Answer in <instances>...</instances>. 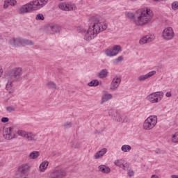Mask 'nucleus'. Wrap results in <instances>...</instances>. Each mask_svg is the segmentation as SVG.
Segmentation results:
<instances>
[{
    "instance_id": "f3484780",
    "label": "nucleus",
    "mask_w": 178,
    "mask_h": 178,
    "mask_svg": "<svg viewBox=\"0 0 178 178\" xmlns=\"http://www.w3.org/2000/svg\"><path fill=\"white\" fill-rule=\"evenodd\" d=\"M3 137L6 138V140H12V138H15V132H13V128H6L3 134Z\"/></svg>"
},
{
    "instance_id": "ddd939ff",
    "label": "nucleus",
    "mask_w": 178,
    "mask_h": 178,
    "mask_svg": "<svg viewBox=\"0 0 178 178\" xmlns=\"http://www.w3.org/2000/svg\"><path fill=\"white\" fill-rule=\"evenodd\" d=\"M113 163L115 166L123 169V170H129V163L124 159H117L114 161Z\"/></svg>"
},
{
    "instance_id": "a878e982",
    "label": "nucleus",
    "mask_w": 178,
    "mask_h": 178,
    "mask_svg": "<svg viewBox=\"0 0 178 178\" xmlns=\"http://www.w3.org/2000/svg\"><path fill=\"white\" fill-rule=\"evenodd\" d=\"M47 88H49L50 90H56V84L55 82L49 81L46 84Z\"/></svg>"
},
{
    "instance_id": "7ed1b4c3",
    "label": "nucleus",
    "mask_w": 178,
    "mask_h": 178,
    "mask_svg": "<svg viewBox=\"0 0 178 178\" xmlns=\"http://www.w3.org/2000/svg\"><path fill=\"white\" fill-rule=\"evenodd\" d=\"M22 74L23 69L20 67L13 68L8 70L6 74V79L7 80L6 88L10 94L15 92L13 83H15V81H20Z\"/></svg>"
},
{
    "instance_id": "9d476101",
    "label": "nucleus",
    "mask_w": 178,
    "mask_h": 178,
    "mask_svg": "<svg viewBox=\"0 0 178 178\" xmlns=\"http://www.w3.org/2000/svg\"><path fill=\"white\" fill-rule=\"evenodd\" d=\"M32 10H34V6L33 4V1L28 3L26 4L23 5L19 10V15H24V13H30Z\"/></svg>"
},
{
    "instance_id": "864d4df0",
    "label": "nucleus",
    "mask_w": 178,
    "mask_h": 178,
    "mask_svg": "<svg viewBox=\"0 0 178 178\" xmlns=\"http://www.w3.org/2000/svg\"><path fill=\"white\" fill-rule=\"evenodd\" d=\"M155 152L156 154H161V150H159V149L155 150Z\"/></svg>"
},
{
    "instance_id": "f257e3e1",
    "label": "nucleus",
    "mask_w": 178,
    "mask_h": 178,
    "mask_svg": "<svg viewBox=\"0 0 178 178\" xmlns=\"http://www.w3.org/2000/svg\"><path fill=\"white\" fill-rule=\"evenodd\" d=\"M126 17L133 20L136 26H145L148 24L154 17V13L149 8H140L136 11V14L130 12L125 13Z\"/></svg>"
},
{
    "instance_id": "39448f33",
    "label": "nucleus",
    "mask_w": 178,
    "mask_h": 178,
    "mask_svg": "<svg viewBox=\"0 0 178 178\" xmlns=\"http://www.w3.org/2000/svg\"><path fill=\"white\" fill-rule=\"evenodd\" d=\"M158 123V117L156 115H150L143 123L144 130H152Z\"/></svg>"
},
{
    "instance_id": "f03ea898",
    "label": "nucleus",
    "mask_w": 178,
    "mask_h": 178,
    "mask_svg": "<svg viewBox=\"0 0 178 178\" xmlns=\"http://www.w3.org/2000/svg\"><path fill=\"white\" fill-rule=\"evenodd\" d=\"M106 29H108L106 22L100 20L97 17H92L89 19V29L84 36V40L86 41L92 40L95 35L99 34L101 31H104Z\"/></svg>"
},
{
    "instance_id": "09e8293b",
    "label": "nucleus",
    "mask_w": 178,
    "mask_h": 178,
    "mask_svg": "<svg viewBox=\"0 0 178 178\" xmlns=\"http://www.w3.org/2000/svg\"><path fill=\"white\" fill-rule=\"evenodd\" d=\"M165 97H167L168 98H169V97H172V93H170V92H167L165 93Z\"/></svg>"
},
{
    "instance_id": "7c9ffc66",
    "label": "nucleus",
    "mask_w": 178,
    "mask_h": 178,
    "mask_svg": "<svg viewBox=\"0 0 178 178\" xmlns=\"http://www.w3.org/2000/svg\"><path fill=\"white\" fill-rule=\"evenodd\" d=\"M27 134L28 132H26V131H23V130H19L17 131L18 136H20L21 137H24L25 138L27 136Z\"/></svg>"
},
{
    "instance_id": "8fccbe9b",
    "label": "nucleus",
    "mask_w": 178,
    "mask_h": 178,
    "mask_svg": "<svg viewBox=\"0 0 178 178\" xmlns=\"http://www.w3.org/2000/svg\"><path fill=\"white\" fill-rule=\"evenodd\" d=\"M171 178H178V175H171Z\"/></svg>"
},
{
    "instance_id": "dca6fc26",
    "label": "nucleus",
    "mask_w": 178,
    "mask_h": 178,
    "mask_svg": "<svg viewBox=\"0 0 178 178\" xmlns=\"http://www.w3.org/2000/svg\"><path fill=\"white\" fill-rule=\"evenodd\" d=\"M155 40V36L153 35H147L142 37L139 40L140 45H144V44H148V42H152Z\"/></svg>"
},
{
    "instance_id": "e433bc0d",
    "label": "nucleus",
    "mask_w": 178,
    "mask_h": 178,
    "mask_svg": "<svg viewBox=\"0 0 178 178\" xmlns=\"http://www.w3.org/2000/svg\"><path fill=\"white\" fill-rule=\"evenodd\" d=\"M64 129H70L72 127V122H66L63 124Z\"/></svg>"
},
{
    "instance_id": "5fc2aeb1",
    "label": "nucleus",
    "mask_w": 178,
    "mask_h": 178,
    "mask_svg": "<svg viewBox=\"0 0 178 178\" xmlns=\"http://www.w3.org/2000/svg\"><path fill=\"white\" fill-rule=\"evenodd\" d=\"M0 166H3V163L0 162Z\"/></svg>"
},
{
    "instance_id": "ea45409f",
    "label": "nucleus",
    "mask_w": 178,
    "mask_h": 178,
    "mask_svg": "<svg viewBox=\"0 0 178 178\" xmlns=\"http://www.w3.org/2000/svg\"><path fill=\"white\" fill-rule=\"evenodd\" d=\"M99 158H102V154L99 153V151H98L95 154V159H99Z\"/></svg>"
},
{
    "instance_id": "c9c22d12",
    "label": "nucleus",
    "mask_w": 178,
    "mask_h": 178,
    "mask_svg": "<svg viewBox=\"0 0 178 178\" xmlns=\"http://www.w3.org/2000/svg\"><path fill=\"white\" fill-rule=\"evenodd\" d=\"M10 6H15L17 1L16 0H7Z\"/></svg>"
},
{
    "instance_id": "a18cd8bd",
    "label": "nucleus",
    "mask_w": 178,
    "mask_h": 178,
    "mask_svg": "<svg viewBox=\"0 0 178 178\" xmlns=\"http://www.w3.org/2000/svg\"><path fill=\"white\" fill-rule=\"evenodd\" d=\"M134 175V171H133V170H129V172H128V176H129V177H133Z\"/></svg>"
},
{
    "instance_id": "cd10ccee",
    "label": "nucleus",
    "mask_w": 178,
    "mask_h": 178,
    "mask_svg": "<svg viewBox=\"0 0 178 178\" xmlns=\"http://www.w3.org/2000/svg\"><path fill=\"white\" fill-rule=\"evenodd\" d=\"M99 84V81L97 79L92 80L90 82L88 83L89 87H97Z\"/></svg>"
},
{
    "instance_id": "c03bdc74",
    "label": "nucleus",
    "mask_w": 178,
    "mask_h": 178,
    "mask_svg": "<svg viewBox=\"0 0 178 178\" xmlns=\"http://www.w3.org/2000/svg\"><path fill=\"white\" fill-rule=\"evenodd\" d=\"M129 122V118L127 117H122V121L121 123H126Z\"/></svg>"
},
{
    "instance_id": "bb28decb",
    "label": "nucleus",
    "mask_w": 178,
    "mask_h": 178,
    "mask_svg": "<svg viewBox=\"0 0 178 178\" xmlns=\"http://www.w3.org/2000/svg\"><path fill=\"white\" fill-rule=\"evenodd\" d=\"M121 151L123 152H129V151H131V146L129 145H124L121 147Z\"/></svg>"
},
{
    "instance_id": "49530a36",
    "label": "nucleus",
    "mask_w": 178,
    "mask_h": 178,
    "mask_svg": "<svg viewBox=\"0 0 178 178\" xmlns=\"http://www.w3.org/2000/svg\"><path fill=\"white\" fill-rule=\"evenodd\" d=\"M2 74H3V70L2 67H0V79L2 77Z\"/></svg>"
},
{
    "instance_id": "2eb2a0df",
    "label": "nucleus",
    "mask_w": 178,
    "mask_h": 178,
    "mask_svg": "<svg viewBox=\"0 0 178 178\" xmlns=\"http://www.w3.org/2000/svg\"><path fill=\"white\" fill-rule=\"evenodd\" d=\"M34 10H38L41 8H44L46 3H48V0H34L32 1Z\"/></svg>"
},
{
    "instance_id": "4d7b16f0",
    "label": "nucleus",
    "mask_w": 178,
    "mask_h": 178,
    "mask_svg": "<svg viewBox=\"0 0 178 178\" xmlns=\"http://www.w3.org/2000/svg\"><path fill=\"white\" fill-rule=\"evenodd\" d=\"M59 1H63V0H59Z\"/></svg>"
},
{
    "instance_id": "4c0bfd02",
    "label": "nucleus",
    "mask_w": 178,
    "mask_h": 178,
    "mask_svg": "<svg viewBox=\"0 0 178 178\" xmlns=\"http://www.w3.org/2000/svg\"><path fill=\"white\" fill-rule=\"evenodd\" d=\"M99 154H102V156H104L106 152H108V149L102 148L100 151H99Z\"/></svg>"
},
{
    "instance_id": "6e6552de",
    "label": "nucleus",
    "mask_w": 178,
    "mask_h": 178,
    "mask_svg": "<svg viewBox=\"0 0 178 178\" xmlns=\"http://www.w3.org/2000/svg\"><path fill=\"white\" fill-rule=\"evenodd\" d=\"M162 37L165 41H170L175 38V31L172 27L165 28L162 33Z\"/></svg>"
},
{
    "instance_id": "72a5a7b5",
    "label": "nucleus",
    "mask_w": 178,
    "mask_h": 178,
    "mask_svg": "<svg viewBox=\"0 0 178 178\" xmlns=\"http://www.w3.org/2000/svg\"><path fill=\"white\" fill-rule=\"evenodd\" d=\"M172 143H178V132H176L172 136Z\"/></svg>"
},
{
    "instance_id": "a211bd4d",
    "label": "nucleus",
    "mask_w": 178,
    "mask_h": 178,
    "mask_svg": "<svg viewBox=\"0 0 178 178\" xmlns=\"http://www.w3.org/2000/svg\"><path fill=\"white\" fill-rule=\"evenodd\" d=\"M154 74H156V71H151L145 75H140L138 77V81H145L147 79L152 77Z\"/></svg>"
},
{
    "instance_id": "aec40b11",
    "label": "nucleus",
    "mask_w": 178,
    "mask_h": 178,
    "mask_svg": "<svg viewBox=\"0 0 178 178\" xmlns=\"http://www.w3.org/2000/svg\"><path fill=\"white\" fill-rule=\"evenodd\" d=\"M99 171L104 175H108L111 173V168L106 165H100L98 166Z\"/></svg>"
},
{
    "instance_id": "f704fd0d",
    "label": "nucleus",
    "mask_w": 178,
    "mask_h": 178,
    "mask_svg": "<svg viewBox=\"0 0 178 178\" xmlns=\"http://www.w3.org/2000/svg\"><path fill=\"white\" fill-rule=\"evenodd\" d=\"M45 17H44V15L40 13L38 14L35 17V20H44Z\"/></svg>"
},
{
    "instance_id": "412c9836",
    "label": "nucleus",
    "mask_w": 178,
    "mask_h": 178,
    "mask_svg": "<svg viewBox=\"0 0 178 178\" xmlns=\"http://www.w3.org/2000/svg\"><path fill=\"white\" fill-rule=\"evenodd\" d=\"M49 164V163H48L47 161L42 162L39 166L40 171L45 172V170H47V168H48Z\"/></svg>"
},
{
    "instance_id": "393cba45",
    "label": "nucleus",
    "mask_w": 178,
    "mask_h": 178,
    "mask_svg": "<svg viewBox=\"0 0 178 178\" xmlns=\"http://www.w3.org/2000/svg\"><path fill=\"white\" fill-rule=\"evenodd\" d=\"M26 138H27V140H29V141H35V134L28 132V134H26Z\"/></svg>"
},
{
    "instance_id": "20e7f679",
    "label": "nucleus",
    "mask_w": 178,
    "mask_h": 178,
    "mask_svg": "<svg viewBox=\"0 0 178 178\" xmlns=\"http://www.w3.org/2000/svg\"><path fill=\"white\" fill-rule=\"evenodd\" d=\"M8 44L15 48L24 47V45H33V41L23 39L22 38H14L8 41Z\"/></svg>"
},
{
    "instance_id": "5701e85b",
    "label": "nucleus",
    "mask_w": 178,
    "mask_h": 178,
    "mask_svg": "<svg viewBox=\"0 0 178 178\" xmlns=\"http://www.w3.org/2000/svg\"><path fill=\"white\" fill-rule=\"evenodd\" d=\"M108 70L103 69L99 73V79H105L108 76Z\"/></svg>"
},
{
    "instance_id": "c756f323",
    "label": "nucleus",
    "mask_w": 178,
    "mask_h": 178,
    "mask_svg": "<svg viewBox=\"0 0 178 178\" xmlns=\"http://www.w3.org/2000/svg\"><path fill=\"white\" fill-rule=\"evenodd\" d=\"M76 31H78V33H81V34H85V35H87V30L81 26H78L76 28Z\"/></svg>"
},
{
    "instance_id": "1a4fd4ad",
    "label": "nucleus",
    "mask_w": 178,
    "mask_h": 178,
    "mask_svg": "<svg viewBox=\"0 0 178 178\" xmlns=\"http://www.w3.org/2000/svg\"><path fill=\"white\" fill-rule=\"evenodd\" d=\"M122 51V47L119 44H115L113 47L110 49H107L105 51V54L107 56H110L112 58V56H116V55H119V52Z\"/></svg>"
},
{
    "instance_id": "9b49d317",
    "label": "nucleus",
    "mask_w": 178,
    "mask_h": 178,
    "mask_svg": "<svg viewBox=\"0 0 178 178\" xmlns=\"http://www.w3.org/2000/svg\"><path fill=\"white\" fill-rule=\"evenodd\" d=\"M120 83H122V78L120 76H115L111 81L110 90H111V91H116L117 88H119Z\"/></svg>"
},
{
    "instance_id": "473e14b6",
    "label": "nucleus",
    "mask_w": 178,
    "mask_h": 178,
    "mask_svg": "<svg viewBox=\"0 0 178 178\" xmlns=\"http://www.w3.org/2000/svg\"><path fill=\"white\" fill-rule=\"evenodd\" d=\"M171 8H172V10H177V9H178V1H174L171 4Z\"/></svg>"
},
{
    "instance_id": "3c124183",
    "label": "nucleus",
    "mask_w": 178,
    "mask_h": 178,
    "mask_svg": "<svg viewBox=\"0 0 178 178\" xmlns=\"http://www.w3.org/2000/svg\"><path fill=\"white\" fill-rule=\"evenodd\" d=\"M151 178H159V177L156 175H153Z\"/></svg>"
},
{
    "instance_id": "4468645a",
    "label": "nucleus",
    "mask_w": 178,
    "mask_h": 178,
    "mask_svg": "<svg viewBox=\"0 0 178 178\" xmlns=\"http://www.w3.org/2000/svg\"><path fill=\"white\" fill-rule=\"evenodd\" d=\"M65 176H66L65 170L56 169L51 173L50 178H65Z\"/></svg>"
},
{
    "instance_id": "2f4dec72",
    "label": "nucleus",
    "mask_w": 178,
    "mask_h": 178,
    "mask_svg": "<svg viewBox=\"0 0 178 178\" xmlns=\"http://www.w3.org/2000/svg\"><path fill=\"white\" fill-rule=\"evenodd\" d=\"M6 110L7 112H9V113L15 112V111H16V108L13 106H9L6 108Z\"/></svg>"
},
{
    "instance_id": "6ab92c4d",
    "label": "nucleus",
    "mask_w": 178,
    "mask_h": 178,
    "mask_svg": "<svg viewBox=\"0 0 178 178\" xmlns=\"http://www.w3.org/2000/svg\"><path fill=\"white\" fill-rule=\"evenodd\" d=\"M48 30H51V34H55V33H59L62 28L59 26L58 24H50L47 26Z\"/></svg>"
},
{
    "instance_id": "de8ad7c7",
    "label": "nucleus",
    "mask_w": 178,
    "mask_h": 178,
    "mask_svg": "<svg viewBox=\"0 0 178 178\" xmlns=\"http://www.w3.org/2000/svg\"><path fill=\"white\" fill-rule=\"evenodd\" d=\"M113 113H115V111L110 110L108 111L109 116H112V118H113V115H112Z\"/></svg>"
},
{
    "instance_id": "a19ab883",
    "label": "nucleus",
    "mask_w": 178,
    "mask_h": 178,
    "mask_svg": "<svg viewBox=\"0 0 178 178\" xmlns=\"http://www.w3.org/2000/svg\"><path fill=\"white\" fill-rule=\"evenodd\" d=\"M9 6H10L9 1H8V0H6L4 1V4L3 6V9H8V8H9Z\"/></svg>"
},
{
    "instance_id": "b1692460",
    "label": "nucleus",
    "mask_w": 178,
    "mask_h": 178,
    "mask_svg": "<svg viewBox=\"0 0 178 178\" xmlns=\"http://www.w3.org/2000/svg\"><path fill=\"white\" fill-rule=\"evenodd\" d=\"M38 156H40V152L38 151H33L29 154L30 159H37Z\"/></svg>"
},
{
    "instance_id": "603ef678",
    "label": "nucleus",
    "mask_w": 178,
    "mask_h": 178,
    "mask_svg": "<svg viewBox=\"0 0 178 178\" xmlns=\"http://www.w3.org/2000/svg\"><path fill=\"white\" fill-rule=\"evenodd\" d=\"M154 2H161V1H165V0H153Z\"/></svg>"
},
{
    "instance_id": "0eeeda50",
    "label": "nucleus",
    "mask_w": 178,
    "mask_h": 178,
    "mask_svg": "<svg viewBox=\"0 0 178 178\" xmlns=\"http://www.w3.org/2000/svg\"><path fill=\"white\" fill-rule=\"evenodd\" d=\"M58 8L61 10H64L65 12H71L73 10H77V6H76V4L67 1V2H63L58 4Z\"/></svg>"
},
{
    "instance_id": "c85d7f7f",
    "label": "nucleus",
    "mask_w": 178,
    "mask_h": 178,
    "mask_svg": "<svg viewBox=\"0 0 178 178\" xmlns=\"http://www.w3.org/2000/svg\"><path fill=\"white\" fill-rule=\"evenodd\" d=\"M123 59H124V58H123V56H118L117 58H115V59H114V60H113V63L114 65H118V63H120V62H123Z\"/></svg>"
},
{
    "instance_id": "58836bf2",
    "label": "nucleus",
    "mask_w": 178,
    "mask_h": 178,
    "mask_svg": "<svg viewBox=\"0 0 178 178\" xmlns=\"http://www.w3.org/2000/svg\"><path fill=\"white\" fill-rule=\"evenodd\" d=\"M116 122H121L122 121V117H121L120 115H117L115 118H113Z\"/></svg>"
},
{
    "instance_id": "79ce46f5",
    "label": "nucleus",
    "mask_w": 178,
    "mask_h": 178,
    "mask_svg": "<svg viewBox=\"0 0 178 178\" xmlns=\"http://www.w3.org/2000/svg\"><path fill=\"white\" fill-rule=\"evenodd\" d=\"M71 148H80V145H77L73 142L71 143Z\"/></svg>"
},
{
    "instance_id": "4be33fe9",
    "label": "nucleus",
    "mask_w": 178,
    "mask_h": 178,
    "mask_svg": "<svg viewBox=\"0 0 178 178\" xmlns=\"http://www.w3.org/2000/svg\"><path fill=\"white\" fill-rule=\"evenodd\" d=\"M112 94H106L103 95L102 97V104H104V102L109 101V99H112Z\"/></svg>"
},
{
    "instance_id": "423d86ee",
    "label": "nucleus",
    "mask_w": 178,
    "mask_h": 178,
    "mask_svg": "<svg viewBox=\"0 0 178 178\" xmlns=\"http://www.w3.org/2000/svg\"><path fill=\"white\" fill-rule=\"evenodd\" d=\"M163 98V92H154L147 96L146 99L151 104H158Z\"/></svg>"
},
{
    "instance_id": "37998d69",
    "label": "nucleus",
    "mask_w": 178,
    "mask_h": 178,
    "mask_svg": "<svg viewBox=\"0 0 178 178\" xmlns=\"http://www.w3.org/2000/svg\"><path fill=\"white\" fill-rule=\"evenodd\" d=\"M8 122H9V118L7 117H3L1 118V122L2 123H8Z\"/></svg>"
},
{
    "instance_id": "f8f14e48",
    "label": "nucleus",
    "mask_w": 178,
    "mask_h": 178,
    "mask_svg": "<svg viewBox=\"0 0 178 178\" xmlns=\"http://www.w3.org/2000/svg\"><path fill=\"white\" fill-rule=\"evenodd\" d=\"M18 173L20 175H24V176H29V173H30V165L29 164H22L17 168Z\"/></svg>"
},
{
    "instance_id": "6e6d98bb",
    "label": "nucleus",
    "mask_w": 178,
    "mask_h": 178,
    "mask_svg": "<svg viewBox=\"0 0 178 178\" xmlns=\"http://www.w3.org/2000/svg\"><path fill=\"white\" fill-rule=\"evenodd\" d=\"M1 8H2V6H0V9H1Z\"/></svg>"
}]
</instances>
